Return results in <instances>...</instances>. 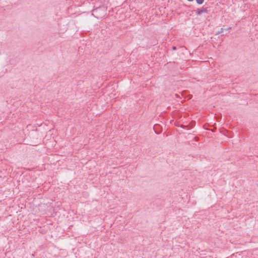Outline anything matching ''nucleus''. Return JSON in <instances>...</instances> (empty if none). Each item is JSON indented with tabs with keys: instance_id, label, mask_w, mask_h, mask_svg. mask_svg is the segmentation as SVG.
<instances>
[{
	"instance_id": "obj_7",
	"label": "nucleus",
	"mask_w": 258,
	"mask_h": 258,
	"mask_svg": "<svg viewBox=\"0 0 258 258\" xmlns=\"http://www.w3.org/2000/svg\"><path fill=\"white\" fill-rule=\"evenodd\" d=\"M230 29H231V28H230V27H229V28H228L227 29H226V30L228 31V30H229Z\"/></svg>"
},
{
	"instance_id": "obj_8",
	"label": "nucleus",
	"mask_w": 258,
	"mask_h": 258,
	"mask_svg": "<svg viewBox=\"0 0 258 258\" xmlns=\"http://www.w3.org/2000/svg\"><path fill=\"white\" fill-rule=\"evenodd\" d=\"M187 1H189V2H192V1H193L194 0H187Z\"/></svg>"
},
{
	"instance_id": "obj_4",
	"label": "nucleus",
	"mask_w": 258,
	"mask_h": 258,
	"mask_svg": "<svg viewBox=\"0 0 258 258\" xmlns=\"http://www.w3.org/2000/svg\"><path fill=\"white\" fill-rule=\"evenodd\" d=\"M181 127L183 128H187V129H189L190 128L188 127L187 126H185V125H181L180 126Z\"/></svg>"
},
{
	"instance_id": "obj_9",
	"label": "nucleus",
	"mask_w": 258,
	"mask_h": 258,
	"mask_svg": "<svg viewBox=\"0 0 258 258\" xmlns=\"http://www.w3.org/2000/svg\"><path fill=\"white\" fill-rule=\"evenodd\" d=\"M175 96H176V97H178V95L177 94H175Z\"/></svg>"
},
{
	"instance_id": "obj_2",
	"label": "nucleus",
	"mask_w": 258,
	"mask_h": 258,
	"mask_svg": "<svg viewBox=\"0 0 258 258\" xmlns=\"http://www.w3.org/2000/svg\"><path fill=\"white\" fill-rule=\"evenodd\" d=\"M153 128L155 131V133L156 134H159L161 133V130L160 126L159 125H158V124L154 125Z\"/></svg>"
},
{
	"instance_id": "obj_5",
	"label": "nucleus",
	"mask_w": 258,
	"mask_h": 258,
	"mask_svg": "<svg viewBox=\"0 0 258 258\" xmlns=\"http://www.w3.org/2000/svg\"><path fill=\"white\" fill-rule=\"evenodd\" d=\"M223 30H224L223 28H221L220 31H219V32L217 33V34H220V33L223 32Z\"/></svg>"
},
{
	"instance_id": "obj_3",
	"label": "nucleus",
	"mask_w": 258,
	"mask_h": 258,
	"mask_svg": "<svg viewBox=\"0 0 258 258\" xmlns=\"http://www.w3.org/2000/svg\"><path fill=\"white\" fill-rule=\"evenodd\" d=\"M204 0H196L198 4L201 5L204 3Z\"/></svg>"
},
{
	"instance_id": "obj_6",
	"label": "nucleus",
	"mask_w": 258,
	"mask_h": 258,
	"mask_svg": "<svg viewBox=\"0 0 258 258\" xmlns=\"http://www.w3.org/2000/svg\"><path fill=\"white\" fill-rule=\"evenodd\" d=\"M172 49L173 50H176L177 49V48H176V46H173L172 47Z\"/></svg>"
},
{
	"instance_id": "obj_1",
	"label": "nucleus",
	"mask_w": 258,
	"mask_h": 258,
	"mask_svg": "<svg viewBox=\"0 0 258 258\" xmlns=\"http://www.w3.org/2000/svg\"><path fill=\"white\" fill-rule=\"evenodd\" d=\"M196 14L198 15H201L203 13H208L207 8H202L201 9H198L195 10Z\"/></svg>"
}]
</instances>
